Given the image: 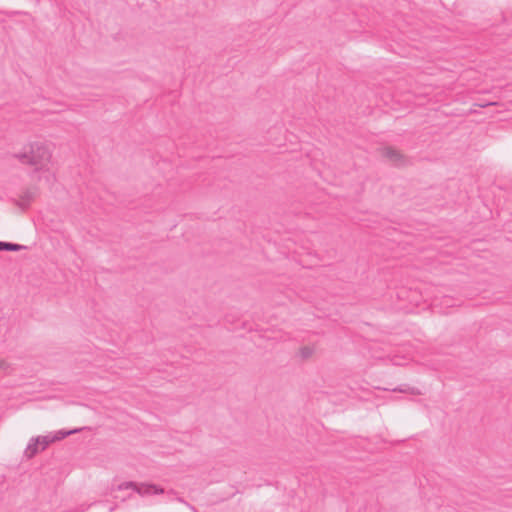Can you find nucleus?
I'll return each mask as SVG.
<instances>
[{
  "mask_svg": "<svg viewBox=\"0 0 512 512\" xmlns=\"http://www.w3.org/2000/svg\"><path fill=\"white\" fill-rule=\"evenodd\" d=\"M136 485H137L136 482L127 481V482L118 484L117 486L113 487L112 490L113 491H115V490L122 491V490H127V489H133L135 491Z\"/></svg>",
  "mask_w": 512,
  "mask_h": 512,
  "instance_id": "423d86ee",
  "label": "nucleus"
},
{
  "mask_svg": "<svg viewBox=\"0 0 512 512\" xmlns=\"http://www.w3.org/2000/svg\"><path fill=\"white\" fill-rule=\"evenodd\" d=\"M314 352V349L312 347H303L300 349V355L302 358L306 359L309 358Z\"/></svg>",
  "mask_w": 512,
  "mask_h": 512,
  "instance_id": "0eeeda50",
  "label": "nucleus"
},
{
  "mask_svg": "<svg viewBox=\"0 0 512 512\" xmlns=\"http://www.w3.org/2000/svg\"><path fill=\"white\" fill-rule=\"evenodd\" d=\"M395 364L401 365L402 363L400 361H395Z\"/></svg>",
  "mask_w": 512,
  "mask_h": 512,
  "instance_id": "f8f14e48",
  "label": "nucleus"
},
{
  "mask_svg": "<svg viewBox=\"0 0 512 512\" xmlns=\"http://www.w3.org/2000/svg\"><path fill=\"white\" fill-rule=\"evenodd\" d=\"M395 391H399V392H403V393L418 394V391H416L415 388H398V389H395Z\"/></svg>",
  "mask_w": 512,
  "mask_h": 512,
  "instance_id": "1a4fd4ad",
  "label": "nucleus"
},
{
  "mask_svg": "<svg viewBox=\"0 0 512 512\" xmlns=\"http://www.w3.org/2000/svg\"><path fill=\"white\" fill-rule=\"evenodd\" d=\"M13 157L24 165L34 168L38 181L46 184L53 182L55 174L52 169L53 146L45 140H35L27 144V150L17 152Z\"/></svg>",
  "mask_w": 512,
  "mask_h": 512,
  "instance_id": "f257e3e1",
  "label": "nucleus"
},
{
  "mask_svg": "<svg viewBox=\"0 0 512 512\" xmlns=\"http://www.w3.org/2000/svg\"><path fill=\"white\" fill-rule=\"evenodd\" d=\"M135 491L140 496L158 495L164 493V489L162 487L151 483H137Z\"/></svg>",
  "mask_w": 512,
  "mask_h": 512,
  "instance_id": "7ed1b4c3",
  "label": "nucleus"
},
{
  "mask_svg": "<svg viewBox=\"0 0 512 512\" xmlns=\"http://www.w3.org/2000/svg\"><path fill=\"white\" fill-rule=\"evenodd\" d=\"M23 248L24 247L22 245L8 243V242H5V246H4V250H7V251H19Z\"/></svg>",
  "mask_w": 512,
  "mask_h": 512,
  "instance_id": "6e6552de",
  "label": "nucleus"
},
{
  "mask_svg": "<svg viewBox=\"0 0 512 512\" xmlns=\"http://www.w3.org/2000/svg\"><path fill=\"white\" fill-rule=\"evenodd\" d=\"M382 155L395 164H399L402 159V155L399 153V151L392 147H384L382 149Z\"/></svg>",
  "mask_w": 512,
  "mask_h": 512,
  "instance_id": "20e7f679",
  "label": "nucleus"
},
{
  "mask_svg": "<svg viewBox=\"0 0 512 512\" xmlns=\"http://www.w3.org/2000/svg\"><path fill=\"white\" fill-rule=\"evenodd\" d=\"M8 368V364L5 360L0 358V370H6Z\"/></svg>",
  "mask_w": 512,
  "mask_h": 512,
  "instance_id": "9d476101",
  "label": "nucleus"
},
{
  "mask_svg": "<svg viewBox=\"0 0 512 512\" xmlns=\"http://www.w3.org/2000/svg\"><path fill=\"white\" fill-rule=\"evenodd\" d=\"M40 451V445H39V442L36 440V437H32L28 444H27V447L24 451V455L26 458L28 459H31L33 458L38 452Z\"/></svg>",
  "mask_w": 512,
  "mask_h": 512,
  "instance_id": "39448f33",
  "label": "nucleus"
},
{
  "mask_svg": "<svg viewBox=\"0 0 512 512\" xmlns=\"http://www.w3.org/2000/svg\"><path fill=\"white\" fill-rule=\"evenodd\" d=\"M81 429H73V430H59L47 435L43 436H37L36 440L39 442L40 445V451L45 450L50 444L60 441L64 439L65 437L72 435L74 433L79 432Z\"/></svg>",
  "mask_w": 512,
  "mask_h": 512,
  "instance_id": "f03ea898",
  "label": "nucleus"
},
{
  "mask_svg": "<svg viewBox=\"0 0 512 512\" xmlns=\"http://www.w3.org/2000/svg\"><path fill=\"white\" fill-rule=\"evenodd\" d=\"M5 242H0V251L4 250Z\"/></svg>",
  "mask_w": 512,
  "mask_h": 512,
  "instance_id": "9b49d317",
  "label": "nucleus"
}]
</instances>
